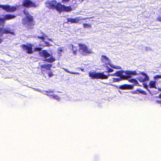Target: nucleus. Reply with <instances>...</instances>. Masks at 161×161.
<instances>
[{"label":"nucleus","mask_w":161,"mask_h":161,"mask_svg":"<svg viewBox=\"0 0 161 161\" xmlns=\"http://www.w3.org/2000/svg\"><path fill=\"white\" fill-rule=\"evenodd\" d=\"M24 14L26 15L25 19H22V24L26 25V27L28 28H31L34 25V21L33 17L31 15L28 11H24Z\"/></svg>","instance_id":"nucleus-1"},{"label":"nucleus","mask_w":161,"mask_h":161,"mask_svg":"<svg viewBox=\"0 0 161 161\" xmlns=\"http://www.w3.org/2000/svg\"><path fill=\"white\" fill-rule=\"evenodd\" d=\"M88 75L91 79H101L104 80L108 79V76L105 75L104 72L99 73L90 71L89 72Z\"/></svg>","instance_id":"nucleus-2"},{"label":"nucleus","mask_w":161,"mask_h":161,"mask_svg":"<svg viewBox=\"0 0 161 161\" xmlns=\"http://www.w3.org/2000/svg\"><path fill=\"white\" fill-rule=\"evenodd\" d=\"M78 46L80 51L82 55L87 56L93 53L91 49H89L86 45L79 43Z\"/></svg>","instance_id":"nucleus-3"},{"label":"nucleus","mask_w":161,"mask_h":161,"mask_svg":"<svg viewBox=\"0 0 161 161\" xmlns=\"http://www.w3.org/2000/svg\"><path fill=\"white\" fill-rule=\"evenodd\" d=\"M55 9L59 13L62 12H68L72 10V8L70 6H66L59 3H57Z\"/></svg>","instance_id":"nucleus-4"},{"label":"nucleus","mask_w":161,"mask_h":161,"mask_svg":"<svg viewBox=\"0 0 161 161\" xmlns=\"http://www.w3.org/2000/svg\"><path fill=\"white\" fill-rule=\"evenodd\" d=\"M18 5L10 6L9 5L0 4V8L8 12H14L16 11L17 8H19Z\"/></svg>","instance_id":"nucleus-5"},{"label":"nucleus","mask_w":161,"mask_h":161,"mask_svg":"<svg viewBox=\"0 0 161 161\" xmlns=\"http://www.w3.org/2000/svg\"><path fill=\"white\" fill-rule=\"evenodd\" d=\"M101 62L103 63H105V65L108 64L112 68L116 69H121V67L120 66H115L112 64L109 63L110 61L109 59L105 55H102L101 56Z\"/></svg>","instance_id":"nucleus-6"},{"label":"nucleus","mask_w":161,"mask_h":161,"mask_svg":"<svg viewBox=\"0 0 161 161\" xmlns=\"http://www.w3.org/2000/svg\"><path fill=\"white\" fill-rule=\"evenodd\" d=\"M20 47L24 50L26 51L28 54H32L33 53L32 45L31 44H22Z\"/></svg>","instance_id":"nucleus-7"},{"label":"nucleus","mask_w":161,"mask_h":161,"mask_svg":"<svg viewBox=\"0 0 161 161\" xmlns=\"http://www.w3.org/2000/svg\"><path fill=\"white\" fill-rule=\"evenodd\" d=\"M8 34L14 35V32L9 28H4L0 27V37L2 36L3 34Z\"/></svg>","instance_id":"nucleus-8"},{"label":"nucleus","mask_w":161,"mask_h":161,"mask_svg":"<svg viewBox=\"0 0 161 161\" xmlns=\"http://www.w3.org/2000/svg\"><path fill=\"white\" fill-rule=\"evenodd\" d=\"M23 6L29 8L31 7H36V4L31 0H24L23 3Z\"/></svg>","instance_id":"nucleus-9"},{"label":"nucleus","mask_w":161,"mask_h":161,"mask_svg":"<svg viewBox=\"0 0 161 161\" xmlns=\"http://www.w3.org/2000/svg\"><path fill=\"white\" fill-rule=\"evenodd\" d=\"M57 2L56 0L47 1L45 3L46 6L49 8L55 9Z\"/></svg>","instance_id":"nucleus-10"},{"label":"nucleus","mask_w":161,"mask_h":161,"mask_svg":"<svg viewBox=\"0 0 161 161\" xmlns=\"http://www.w3.org/2000/svg\"><path fill=\"white\" fill-rule=\"evenodd\" d=\"M80 17H76L75 18H69L67 19V23L70 22L71 24L77 23L80 20ZM90 19L89 18L86 17L84 18H81V20H85L87 19Z\"/></svg>","instance_id":"nucleus-11"},{"label":"nucleus","mask_w":161,"mask_h":161,"mask_svg":"<svg viewBox=\"0 0 161 161\" xmlns=\"http://www.w3.org/2000/svg\"><path fill=\"white\" fill-rule=\"evenodd\" d=\"M141 74L142 76H139L138 79L140 82H144L149 80V78L147 74L144 72H142Z\"/></svg>","instance_id":"nucleus-12"},{"label":"nucleus","mask_w":161,"mask_h":161,"mask_svg":"<svg viewBox=\"0 0 161 161\" xmlns=\"http://www.w3.org/2000/svg\"><path fill=\"white\" fill-rule=\"evenodd\" d=\"M39 54L41 57H44L45 59L51 56L50 54L46 50L39 52Z\"/></svg>","instance_id":"nucleus-13"},{"label":"nucleus","mask_w":161,"mask_h":161,"mask_svg":"<svg viewBox=\"0 0 161 161\" xmlns=\"http://www.w3.org/2000/svg\"><path fill=\"white\" fill-rule=\"evenodd\" d=\"M133 87V85L125 84L119 86L118 88L120 89L125 90L132 89Z\"/></svg>","instance_id":"nucleus-14"},{"label":"nucleus","mask_w":161,"mask_h":161,"mask_svg":"<svg viewBox=\"0 0 161 161\" xmlns=\"http://www.w3.org/2000/svg\"><path fill=\"white\" fill-rule=\"evenodd\" d=\"M125 72V71L124 70H118L114 74H108L107 76H108H108H119L120 77L122 76H124V75H123L122 74Z\"/></svg>","instance_id":"nucleus-15"},{"label":"nucleus","mask_w":161,"mask_h":161,"mask_svg":"<svg viewBox=\"0 0 161 161\" xmlns=\"http://www.w3.org/2000/svg\"><path fill=\"white\" fill-rule=\"evenodd\" d=\"M126 74L125 75L122 76V77L123 80H127L129 78H130L131 77V75L130 71L126 70L124 72Z\"/></svg>","instance_id":"nucleus-16"},{"label":"nucleus","mask_w":161,"mask_h":161,"mask_svg":"<svg viewBox=\"0 0 161 161\" xmlns=\"http://www.w3.org/2000/svg\"><path fill=\"white\" fill-rule=\"evenodd\" d=\"M52 66V64H46L41 65V68L42 70L43 69L49 70L50 69Z\"/></svg>","instance_id":"nucleus-17"},{"label":"nucleus","mask_w":161,"mask_h":161,"mask_svg":"<svg viewBox=\"0 0 161 161\" xmlns=\"http://www.w3.org/2000/svg\"><path fill=\"white\" fill-rule=\"evenodd\" d=\"M16 17V16L14 15L7 14L5 15L4 19L6 20H9L14 19Z\"/></svg>","instance_id":"nucleus-18"},{"label":"nucleus","mask_w":161,"mask_h":161,"mask_svg":"<svg viewBox=\"0 0 161 161\" xmlns=\"http://www.w3.org/2000/svg\"><path fill=\"white\" fill-rule=\"evenodd\" d=\"M50 56V57L49 58L45 59L44 61L49 63L54 62L56 60L55 58L53 57V56Z\"/></svg>","instance_id":"nucleus-19"},{"label":"nucleus","mask_w":161,"mask_h":161,"mask_svg":"<svg viewBox=\"0 0 161 161\" xmlns=\"http://www.w3.org/2000/svg\"><path fill=\"white\" fill-rule=\"evenodd\" d=\"M40 34L41 35H40V36H38L37 37L39 39L42 40L43 41H44L45 38L47 37V36L42 31H40Z\"/></svg>","instance_id":"nucleus-20"},{"label":"nucleus","mask_w":161,"mask_h":161,"mask_svg":"<svg viewBox=\"0 0 161 161\" xmlns=\"http://www.w3.org/2000/svg\"><path fill=\"white\" fill-rule=\"evenodd\" d=\"M155 82L153 81H151L149 82V85L150 88H156L155 85Z\"/></svg>","instance_id":"nucleus-21"},{"label":"nucleus","mask_w":161,"mask_h":161,"mask_svg":"<svg viewBox=\"0 0 161 161\" xmlns=\"http://www.w3.org/2000/svg\"><path fill=\"white\" fill-rule=\"evenodd\" d=\"M113 82H119L123 80L122 77V76L119 78H113Z\"/></svg>","instance_id":"nucleus-22"},{"label":"nucleus","mask_w":161,"mask_h":161,"mask_svg":"<svg viewBox=\"0 0 161 161\" xmlns=\"http://www.w3.org/2000/svg\"><path fill=\"white\" fill-rule=\"evenodd\" d=\"M106 69H107V71H105V72L106 73H110L114 71V70L113 69L110 68L108 66V65H106V66H105Z\"/></svg>","instance_id":"nucleus-23"},{"label":"nucleus","mask_w":161,"mask_h":161,"mask_svg":"<svg viewBox=\"0 0 161 161\" xmlns=\"http://www.w3.org/2000/svg\"><path fill=\"white\" fill-rule=\"evenodd\" d=\"M72 50L73 53L74 55L76 54V52L77 51V47L74 46L73 45H72Z\"/></svg>","instance_id":"nucleus-24"},{"label":"nucleus","mask_w":161,"mask_h":161,"mask_svg":"<svg viewBox=\"0 0 161 161\" xmlns=\"http://www.w3.org/2000/svg\"><path fill=\"white\" fill-rule=\"evenodd\" d=\"M63 69L64 70L68 73H69L72 74H77L80 75V73L78 72H71L69 71L67 69H65L64 68H63Z\"/></svg>","instance_id":"nucleus-25"},{"label":"nucleus","mask_w":161,"mask_h":161,"mask_svg":"<svg viewBox=\"0 0 161 161\" xmlns=\"http://www.w3.org/2000/svg\"><path fill=\"white\" fill-rule=\"evenodd\" d=\"M129 81L135 84V85H138L139 84V83L135 79H131L129 80Z\"/></svg>","instance_id":"nucleus-26"},{"label":"nucleus","mask_w":161,"mask_h":161,"mask_svg":"<svg viewBox=\"0 0 161 161\" xmlns=\"http://www.w3.org/2000/svg\"><path fill=\"white\" fill-rule=\"evenodd\" d=\"M46 93H47V95L48 96H51L52 95L51 93H53V91L51 90H49L48 91H45Z\"/></svg>","instance_id":"nucleus-27"},{"label":"nucleus","mask_w":161,"mask_h":161,"mask_svg":"<svg viewBox=\"0 0 161 161\" xmlns=\"http://www.w3.org/2000/svg\"><path fill=\"white\" fill-rule=\"evenodd\" d=\"M83 25L84 28H91V25L90 24L84 23Z\"/></svg>","instance_id":"nucleus-28"},{"label":"nucleus","mask_w":161,"mask_h":161,"mask_svg":"<svg viewBox=\"0 0 161 161\" xmlns=\"http://www.w3.org/2000/svg\"><path fill=\"white\" fill-rule=\"evenodd\" d=\"M137 91H138L139 93L142 94H144V95H146L147 94V93H146V92L142 90H137Z\"/></svg>","instance_id":"nucleus-29"},{"label":"nucleus","mask_w":161,"mask_h":161,"mask_svg":"<svg viewBox=\"0 0 161 161\" xmlns=\"http://www.w3.org/2000/svg\"><path fill=\"white\" fill-rule=\"evenodd\" d=\"M52 96V97L55 99H56L57 100H59L60 99V97L59 96H58L57 95L55 94V95H52L51 96Z\"/></svg>","instance_id":"nucleus-30"},{"label":"nucleus","mask_w":161,"mask_h":161,"mask_svg":"<svg viewBox=\"0 0 161 161\" xmlns=\"http://www.w3.org/2000/svg\"><path fill=\"white\" fill-rule=\"evenodd\" d=\"M42 50V48L40 47H35L34 49V50L35 52L40 51Z\"/></svg>","instance_id":"nucleus-31"},{"label":"nucleus","mask_w":161,"mask_h":161,"mask_svg":"<svg viewBox=\"0 0 161 161\" xmlns=\"http://www.w3.org/2000/svg\"><path fill=\"white\" fill-rule=\"evenodd\" d=\"M131 74V75H137V74L136 73V71H130Z\"/></svg>","instance_id":"nucleus-32"},{"label":"nucleus","mask_w":161,"mask_h":161,"mask_svg":"<svg viewBox=\"0 0 161 161\" xmlns=\"http://www.w3.org/2000/svg\"><path fill=\"white\" fill-rule=\"evenodd\" d=\"M44 44H45V46L50 47L51 46V45L47 42L45 41Z\"/></svg>","instance_id":"nucleus-33"},{"label":"nucleus","mask_w":161,"mask_h":161,"mask_svg":"<svg viewBox=\"0 0 161 161\" xmlns=\"http://www.w3.org/2000/svg\"><path fill=\"white\" fill-rule=\"evenodd\" d=\"M63 48V47H59L58 48V51L59 53H60L61 52H62L63 51V50L62 49V48Z\"/></svg>","instance_id":"nucleus-34"},{"label":"nucleus","mask_w":161,"mask_h":161,"mask_svg":"<svg viewBox=\"0 0 161 161\" xmlns=\"http://www.w3.org/2000/svg\"><path fill=\"white\" fill-rule=\"evenodd\" d=\"M48 75L49 77H51L53 75V74L52 72H50L48 73Z\"/></svg>","instance_id":"nucleus-35"},{"label":"nucleus","mask_w":161,"mask_h":161,"mask_svg":"<svg viewBox=\"0 0 161 161\" xmlns=\"http://www.w3.org/2000/svg\"><path fill=\"white\" fill-rule=\"evenodd\" d=\"M157 20L159 22H161V16L158 17L157 19Z\"/></svg>","instance_id":"nucleus-36"},{"label":"nucleus","mask_w":161,"mask_h":161,"mask_svg":"<svg viewBox=\"0 0 161 161\" xmlns=\"http://www.w3.org/2000/svg\"><path fill=\"white\" fill-rule=\"evenodd\" d=\"M156 78H161V75H156L155 76Z\"/></svg>","instance_id":"nucleus-37"},{"label":"nucleus","mask_w":161,"mask_h":161,"mask_svg":"<svg viewBox=\"0 0 161 161\" xmlns=\"http://www.w3.org/2000/svg\"><path fill=\"white\" fill-rule=\"evenodd\" d=\"M156 102L158 103L161 104V100H157Z\"/></svg>","instance_id":"nucleus-38"},{"label":"nucleus","mask_w":161,"mask_h":161,"mask_svg":"<svg viewBox=\"0 0 161 161\" xmlns=\"http://www.w3.org/2000/svg\"><path fill=\"white\" fill-rule=\"evenodd\" d=\"M145 87L147 90L148 91V92L150 93H150V90L148 89V86H147L146 85L145 86Z\"/></svg>","instance_id":"nucleus-39"},{"label":"nucleus","mask_w":161,"mask_h":161,"mask_svg":"<svg viewBox=\"0 0 161 161\" xmlns=\"http://www.w3.org/2000/svg\"><path fill=\"white\" fill-rule=\"evenodd\" d=\"M158 97L161 98V93L158 95Z\"/></svg>","instance_id":"nucleus-40"},{"label":"nucleus","mask_w":161,"mask_h":161,"mask_svg":"<svg viewBox=\"0 0 161 161\" xmlns=\"http://www.w3.org/2000/svg\"><path fill=\"white\" fill-rule=\"evenodd\" d=\"M3 39L0 38V44L3 42Z\"/></svg>","instance_id":"nucleus-41"},{"label":"nucleus","mask_w":161,"mask_h":161,"mask_svg":"<svg viewBox=\"0 0 161 161\" xmlns=\"http://www.w3.org/2000/svg\"><path fill=\"white\" fill-rule=\"evenodd\" d=\"M70 0H63V1H65V2H68V1H70Z\"/></svg>","instance_id":"nucleus-42"},{"label":"nucleus","mask_w":161,"mask_h":161,"mask_svg":"<svg viewBox=\"0 0 161 161\" xmlns=\"http://www.w3.org/2000/svg\"><path fill=\"white\" fill-rule=\"evenodd\" d=\"M48 40L50 41H52V39H50V38H48Z\"/></svg>","instance_id":"nucleus-43"},{"label":"nucleus","mask_w":161,"mask_h":161,"mask_svg":"<svg viewBox=\"0 0 161 161\" xmlns=\"http://www.w3.org/2000/svg\"><path fill=\"white\" fill-rule=\"evenodd\" d=\"M80 69L82 71H84V69Z\"/></svg>","instance_id":"nucleus-44"},{"label":"nucleus","mask_w":161,"mask_h":161,"mask_svg":"<svg viewBox=\"0 0 161 161\" xmlns=\"http://www.w3.org/2000/svg\"><path fill=\"white\" fill-rule=\"evenodd\" d=\"M3 19L2 18H0V21H3Z\"/></svg>","instance_id":"nucleus-45"},{"label":"nucleus","mask_w":161,"mask_h":161,"mask_svg":"<svg viewBox=\"0 0 161 161\" xmlns=\"http://www.w3.org/2000/svg\"><path fill=\"white\" fill-rule=\"evenodd\" d=\"M115 86V87H118L117 86Z\"/></svg>","instance_id":"nucleus-46"},{"label":"nucleus","mask_w":161,"mask_h":161,"mask_svg":"<svg viewBox=\"0 0 161 161\" xmlns=\"http://www.w3.org/2000/svg\"><path fill=\"white\" fill-rule=\"evenodd\" d=\"M82 1H83V0H82Z\"/></svg>","instance_id":"nucleus-47"}]
</instances>
